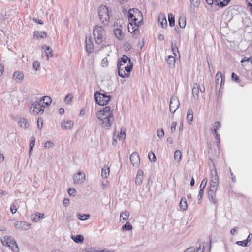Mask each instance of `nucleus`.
<instances>
[{
	"label": "nucleus",
	"instance_id": "3c124183",
	"mask_svg": "<svg viewBox=\"0 0 252 252\" xmlns=\"http://www.w3.org/2000/svg\"><path fill=\"white\" fill-rule=\"evenodd\" d=\"M43 119L41 118L38 117L37 119V127L39 129H41L43 126Z\"/></svg>",
	"mask_w": 252,
	"mask_h": 252
},
{
	"label": "nucleus",
	"instance_id": "0e129e2a",
	"mask_svg": "<svg viewBox=\"0 0 252 252\" xmlns=\"http://www.w3.org/2000/svg\"><path fill=\"white\" fill-rule=\"evenodd\" d=\"M206 3L209 5H212L214 3L216 5V3L218 2V0H206Z\"/></svg>",
	"mask_w": 252,
	"mask_h": 252
},
{
	"label": "nucleus",
	"instance_id": "423d86ee",
	"mask_svg": "<svg viewBox=\"0 0 252 252\" xmlns=\"http://www.w3.org/2000/svg\"><path fill=\"white\" fill-rule=\"evenodd\" d=\"M44 108L42 100H36L29 106L30 112L33 115L42 114L44 112Z\"/></svg>",
	"mask_w": 252,
	"mask_h": 252
},
{
	"label": "nucleus",
	"instance_id": "79ce46f5",
	"mask_svg": "<svg viewBox=\"0 0 252 252\" xmlns=\"http://www.w3.org/2000/svg\"><path fill=\"white\" fill-rule=\"evenodd\" d=\"M230 0H223V1H220L216 3V5L220 6V7H223L227 5Z\"/></svg>",
	"mask_w": 252,
	"mask_h": 252
},
{
	"label": "nucleus",
	"instance_id": "13d9d810",
	"mask_svg": "<svg viewBox=\"0 0 252 252\" xmlns=\"http://www.w3.org/2000/svg\"><path fill=\"white\" fill-rule=\"evenodd\" d=\"M207 182V179L206 178L204 179L201 183V184L200 186V189H203V190H204V189L206 185Z\"/></svg>",
	"mask_w": 252,
	"mask_h": 252
},
{
	"label": "nucleus",
	"instance_id": "c9c22d12",
	"mask_svg": "<svg viewBox=\"0 0 252 252\" xmlns=\"http://www.w3.org/2000/svg\"><path fill=\"white\" fill-rule=\"evenodd\" d=\"M182 158V154L180 151L177 150L174 153V159L177 162H180Z\"/></svg>",
	"mask_w": 252,
	"mask_h": 252
},
{
	"label": "nucleus",
	"instance_id": "09e8293b",
	"mask_svg": "<svg viewBox=\"0 0 252 252\" xmlns=\"http://www.w3.org/2000/svg\"><path fill=\"white\" fill-rule=\"evenodd\" d=\"M72 98L73 96L71 94H68L65 98V101L66 103L69 104L72 101Z\"/></svg>",
	"mask_w": 252,
	"mask_h": 252
},
{
	"label": "nucleus",
	"instance_id": "dca6fc26",
	"mask_svg": "<svg viewBox=\"0 0 252 252\" xmlns=\"http://www.w3.org/2000/svg\"><path fill=\"white\" fill-rule=\"evenodd\" d=\"M24 74L20 71L14 72L13 75V79L17 83H21L23 80Z\"/></svg>",
	"mask_w": 252,
	"mask_h": 252
},
{
	"label": "nucleus",
	"instance_id": "c03bdc74",
	"mask_svg": "<svg viewBox=\"0 0 252 252\" xmlns=\"http://www.w3.org/2000/svg\"><path fill=\"white\" fill-rule=\"evenodd\" d=\"M80 252H100V250L96 249L95 248H90L88 249H85L82 250Z\"/></svg>",
	"mask_w": 252,
	"mask_h": 252
},
{
	"label": "nucleus",
	"instance_id": "72a5a7b5",
	"mask_svg": "<svg viewBox=\"0 0 252 252\" xmlns=\"http://www.w3.org/2000/svg\"><path fill=\"white\" fill-rule=\"evenodd\" d=\"M39 100H42V104H45L47 106H49L52 102L51 97L47 96L43 97Z\"/></svg>",
	"mask_w": 252,
	"mask_h": 252
},
{
	"label": "nucleus",
	"instance_id": "f8f14e48",
	"mask_svg": "<svg viewBox=\"0 0 252 252\" xmlns=\"http://www.w3.org/2000/svg\"><path fill=\"white\" fill-rule=\"evenodd\" d=\"M210 169L211 172V185H218L219 178L214 166L212 165V167L210 166Z\"/></svg>",
	"mask_w": 252,
	"mask_h": 252
},
{
	"label": "nucleus",
	"instance_id": "680f3d73",
	"mask_svg": "<svg viewBox=\"0 0 252 252\" xmlns=\"http://www.w3.org/2000/svg\"><path fill=\"white\" fill-rule=\"evenodd\" d=\"M177 123L176 122H173L171 126V131L172 133L174 132L176 129V126Z\"/></svg>",
	"mask_w": 252,
	"mask_h": 252
},
{
	"label": "nucleus",
	"instance_id": "0eeeda50",
	"mask_svg": "<svg viewBox=\"0 0 252 252\" xmlns=\"http://www.w3.org/2000/svg\"><path fill=\"white\" fill-rule=\"evenodd\" d=\"M93 34L96 43L100 44L103 41L105 32L102 26H96L94 28Z\"/></svg>",
	"mask_w": 252,
	"mask_h": 252
},
{
	"label": "nucleus",
	"instance_id": "338daca9",
	"mask_svg": "<svg viewBox=\"0 0 252 252\" xmlns=\"http://www.w3.org/2000/svg\"><path fill=\"white\" fill-rule=\"evenodd\" d=\"M232 80H235L236 82H238L239 80V77L236 75L234 73H232L231 75Z\"/></svg>",
	"mask_w": 252,
	"mask_h": 252
},
{
	"label": "nucleus",
	"instance_id": "603ef678",
	"mask_svg": "<svg viewBox=\"0 0 252 252\" xmlns=\"http://www.w3.org/2000/svg\"><path fill=\"white\" fill-rule=\"evenodd\" d=\"M33 68L36 71L38 70L40 68V63L38 61H34L33 63Z\"/></svg>",
	"mask_w": 252,
	"mask_h": 252
},
{
	"label": "nucleus",
	"instance_id": "c85d7f7f",
	"mask_svg": "<svg viewBox=\"0 0 252 252\" xmlns=\"http://www.w3.org/2000/svg\"><path fill=\"white\" fill-rule=\"evenodd\" d=\"M35 138L34 136H32L31 138V139L30 142V148H29V155L30 157L32 155V152L33 150V148L35 145Z\"/></svg>",
	"mask_w": 252,
	"mask_h": 252
},
{
	"label": "nucleus",
	"instance_id": "4be33fe9",
	"mask_svg": "<svg viewBox=\"0 0 252 252\" xmlns=\"http://www.w3.org/2000/svg\"><path fill=\"white\" fill-rule=\"evenodd\" d=\"M143 172L142 170H138L135 179V183L136 184L140 185L143 181Z\"/></svg>",
	"mask_w": 252,
	"mask_h": 252
},
{
	"label": "nucleus",
	"instance_id": "8fccbe9b",
	"mask_svg": "<svg viewBox=\"0 0 252 252\" xmlns=\"http://www.w3.org/2000/svg\"><path fill=\"white\" fill-rule=\"evenodd\" d=\"M191 4L194 7H197L200 4V0H190Z\"/></svg>",
	"mask_w": 252,
	"mask_h": 252
},
{
	"label": "nucleus",
	"instance_id": "bb28decb",
	"mask_svg": "<svg viewBox=\"0 0 252 252\" xmlns=\"http://www.w3.org/2000/svg\"><path fill=\"white\" fill-rule=\"evenodd\" d=\"M179 207L182 211H185L187 209L188 205L187 200L185 197L182 198L179 203Z\"/></svg>",
	"mask_w": 252,
	"mask_h": 252
},
{
	"label": "nucleus",
	"instance_id": "39448f33",
	"mask_svg": "<svg viewBox=\"0 0 252 252\" xmlns=\"http://www.w3.org/2000/svg\"><path fill=\"white\" fill-rule=\"evenodd\" d=\"M96 103L100 106L106 105L110 101L111 97L107 95L106 93L97 92L94 94Z\"/></svg>",
	"mask_w": 252,
	"mask_h": 252
},
{
	"label": "nucleus",
	"instance_id": "49530a36",
	"mask_svg": "<svg viewBox=\"0 0 252 252\" xmlns=\"http://www.w3.org/2000/svg\"><path fill=\"white\" fill-rule=\"evenodd\" d=\"M171 49L175 56H176V53H179L178 48L176 43L173 44V43H172Z\"/></svg>",
	"mask_w": 252,
	"mask_h": 252
},
{
	"label": "nucleus",
	"instance_id": "5701e85b",
	"mask_svg": "<svg viewBox=\"0 0 252 252\" xmlns=\"http://www.w3.org/2000/svg\"><path fill=\"white\" fill-rule=\"evenodd\" d=\"M15 240L11 237H5L4 240H2V243L4 246L9 247L12 243L14 242Z\"/></svg>",
	"mask_w": 252,
	"mask_h": 252
},
{
	"label": "nucleus",
	"instance_id": "e433bc0d",
	"mask_svg": "<svg viewBox=\"0 0 252 252\" xmlns=\"http://www.w3.org/2000/svg\"><path fill=\"white\" fill-rule=\"evenodd\" d=\"M251 236H252V234H249L246 240L243 241H237L236 244L238 245L243 246L244 247L247 246L248 242H250V237Z\"/></svg>",
	"mask_w": 252,
	"mask_h": 252
},
{
	"label": "nucleus",
	"instance_id": "37998d69",
	"mask_svg": "<svg viewBox=\"0 0 252 252\" xmlns=\"http://www.w3.org/2000/svg\"><path fill=\"white\" fill-rule=\"evenodd\" d=\"M179 25L180 28H184L186 26V20L184 17H180L179 19Z\"/></svg>",
	"mask_w": 252,
	"mask_h": 252
},
{
	"label": "nucleus",
	"instance_id": "393cba45",
	"mask_svg": "<svg viewBox=\"0 0 252 252\" xmlns=\"http://www.w3.org/2000/svg\"><path fill=\"white\" fill-rule=\"evenodd\" d=\"M18 124L21 127L24 129H26L29 126V124L28 123L27 120L25 118H20L18 122Z\"/></svg>",
	"mask_w": 252,
	"mask_h": 252
},
{
	"label": "nucleus",
	"instance_id": "20e7f679",
	"mask_svg": "<svg viewBox=\"0 0 252 252\" xmlns=\"http://www.w3.org/2000/svg\"><path fill=\"white\" fill-rule=\"evenodd\" d=\"M98 13L101 22L104 25H107L110 19L107 7L104 5H101L99 7Z\"/></svg>",
	"mask_w": 252,
	"mask_h": 252
},
{
	"label": "nucleus",
	"instance_id": "412c9836",
	"mask_svg": "<svg viewBox=\"0 0 252 252\" xmlns=\"http://www.w3.org/2000/svg\"><path fill=\"white\" fill-rule=\"evenodd\" d=\"M216 86H218L220 85V86H221L224 80L222 73L220 72H218L216 75Z\"/></svg>",
	"mask_w": 252,
	"mask_h": 252
},
{
	"label": "nucleus",
	"instance_id": "9d476101",
	"mask_svg": "<svg viewBox=\"0 0 252 252\" xmlns=\"http://www.w3.org/2000/svg\"><path fill=\"white\" fill-rule=\"evenodd\" d=\"M73 179L75 184H82L85 181V174L84 172L79 171L73 175Z\"/></svg>",
	"mask_w": 252,
	"mask_h": 252
},
{
	"label": "nucleus",
	"instance_id": "7ed1b4c3",
	"mask_svg": "<svg viewBox=\"0 0 252 252\" xmlns=\"http://www.w3.org/2000/svg\"><path fill=\"white\" fill-rule=\"evenodd\" d=\"M128 20L132 22H137L142 24L143 17L142 14L138 9L132 8L128 11Z\"/></svg>",
	"mask_w": 252,
	"mask_h": 252
},
{
	"label": "nucleus",
	"instance_id": "a18cd8bd",
	"mask_svg": "<svg viewBox=\"0 0 252 252\" xmlns=\"http://www.w3.org/2000/svg\"><path fill=\"white\" fill-rule=\"evenodd\" d=\"M132 229V226L129 222H127L123 227L124 230H131Z\"/></svg>",
	"mask_w": 252,
	"mask_h": 252
},
{
	"label": "nucleus",
	"instance_id": "473e14b6",
	"mask_svg": "<svg viewBox=\"0 0 252 252\" xmlns=\"http://www.w3.org/2000/svg\"><path fill=\"white\" fill-rule=\"evenodd\" d=\"M166 62L169 65L170 67L174 66L175 63V58L174 56H169L166 59Z\"/></svg>",
	"mask_w": 252,
	"mask_h": 252
},
{
	"label": "nucleus",
	"instance_id": "69168bd1",
	"mask_svg": "<svg viewBox=\"0 0 252 252\" xmlns=\"http://www.w3.org/2000/svg\"><path fill=\"white\" fill-rule=\"evenodd\" d=\"M10 211L13 214L15 213L17 211L16 206L14 204L11 205L10 207Z\"/></svg>",
	"mask_w": 252,
	"mask_h": 252
},
{
	"label": "nucleus",
	"instance_id": "4468645a",
	"mask_svg": "<svg viewBox=\"0 0 252 252\" xmlns=\"http://www.w3.org/2000/svg\"><path fill=\"white\" fill-rule=\"evenodd\" d=\"M74 123L71 120H63L61 123V127L63 129H70L73 127Z\"/></svg>",
	"mask_w": 252,
	"mask_h": 252
},
{
	"label": "nucleus",
	"instance_id": "58836bf2",
	"mask_svg": "<svg viewBox=\"0 0 252 252\" xmlns=\"http://www.w3.org/2000/svg\"><path fill=\"white\" fill-rule=\"evenodd\" d=\"M168 21L169 23V25L170 27H173L175 24V19L174 15L170 13L168 14Z\"/></svg>",
	"mask_w": 252,
	"mask_h": 252
},
{
	"label": "nucleus",
	"instance_id": "a878e982",
	"mask_svg": "<svg viewBox=\"0 0 252 252\" xmlns=\"http://www.w3.org/2000/svg\"><path fill=\"white\" fill-rule=\"evenodd\" d=\"M42 49H44V52L46 54V57L48 59L50 57L53 56V50L49 47L47 46L46 45H43L42 46Z\"/></svg>",
	"mask_w": 252,
	"mask_h": 252
},
{
	"label": "nucleus",
	"instance_id": "a211bd4d",
	"mask_svg": "<svg viewBox=\"0 0 252 252\" xmlns=\"http://www.w3.org/2000/svg\"><path fill=\"white\" fill-rule=\"evenodd\" d=\"M86 48L87 52H91L93 50L94 45L90 36L86 37Z\"/></svg>",
	"mask_w": 252,
	"mask_h": 252
},
{
	"label": "nucleus",
	"instance_id": "e2e57ef3",
	"mask_svg": "<svg viewBox=\"0 0 252 252\" xmlns=\"http://www.w3.org/2000/svg\"><path fill=\"white\" fill-rule=\"evenodd\" d=\"M244 62H250L252 64V59L251 58L245 57L241 61L242 63Z\"/></svg>",
	"mask_w": 252,
	"mask_h": 252
},
{
	"label": "nucleus",
	"instance_id": "de8ad7c7",
	"mask_svg": "<svg viewBox=\"0 0 252 252\" xmlns=\"http://www.w3.org/2000/svg\"><path fill=\"white\" fill-rule=\"evenodd\" d=\"M149 159L151 162H155L156 158L155 154L152 152H150L148 154Z\"/></svg>",
	"mask_w": 252,
	"mask_h": 252
},
{
	"label": "nucleus",
	"instance_id": "4c0bfd02",
	"mask_svg": "<svg viewBox=\"0 0 252 252\" xmlns=\"http://www.w3.org/2000/svg\"><path fill=\"white\" fill-rule=\"evenodd\" d=\"M78 218L80 220H86L90 218V215L89 214H84L78 213L77 214Z\"/></svg>",
	"mask_w": 252,
	"mask_h": 252
},
{
	"label": "nucleus",
	"instance_id": "aec40b11",
	"mask_svg": "<svg viewBox=\"0 0 252 252\" xmlns=\"http://www.w3.org/2000/svg\"><path fill=\"white\" fill-rule=\"evenodd\" d=\"M114 33L116 37L120 40H123L124 37V35L122 32V31L120 28H116L114 30Z\"/></svg>",
	"mask_w": 252,
	"mask_h": 252
},
{
	"label": "nucleus",
	"instance_id": "864d4df0",
	"mask_svg": "<svg viewBox=\"0 0 252 252\" xmlns=\"http://www.w3.org/2000/svg\"><path fill=\"white\" fill-rule=\"evenodd\" d=\"M204 192V190H203V189H200V190L199 191V193L198 195V200L199 201L198 203H200L202 199V195Z\"/></svg>",
	"mask_w": 252,
	"mask_h": 252
},
{
	"label": "nucleus",
	"instance_id": "cd10ccee",
	"mask_svg": "<svg viewBox=\"0 0 252 252\" xmlns=\"http://www.w3.org/2000/svg\"><path fill=\"white\" fill-rule=\"evenodd\" d=\"M129 60L130 59L127 56L123 55L122 57L118 60V63H122L123 65H126L128 63V62H129Z\"/></svg>",
	"mask_w": 252,
	"mask_h": 252
},
{
	"label": "nucleus",
	"instance_id": "f03ea898",
	"mask_svg": "<svg viewBox=\"0 0 252 252\" xmlns=\"http://www.w3.org/2000/svg\"><path fill=\"white\" fill-rule=\"evenodd\" d=\"M117 67L118 69V74L122 77H127L129 76V73L133 67V63L131 60H129L128 63L126 65H123L122 63H117Z\"/></svg>",
	"mask_w": 252,
	"mask_h": 252
},
{
	"label": "nucleus",
	"instance_id": "b1692460",
	"mask_svg": "<svg viewBox=\"0 0 252 252\" xmlns=\"http://www.w3.org/2000/svg\"><path fill=\"white\" fill-rule=\"evenodd\" d=\"M218 188V185H211L208 191V196H216V191Z\"/></svg>",
	"mask_w": 252,
	"mask_h": 252
},
{
	"label": "nucleus",
	"instance_id": "6e6552de",
	"mask_svg": "<svg viewBox=\"0 0 252 252\" xmlns=\"http://www.w3.org/2000/svg\"><path fill=\"white\" fill-rule=\"evenodd\" d=\"M180 106V102L178 98L176 96H173L171 99L169 104L170 111L174 113Z\"/></svg>",
	"mask_w": 252,
	"mask_h": 252
},
{
	"label": "nucleus",
	"instance_id": "f704fd0d",
	"mask_svg": "<svg viewBox=\"0 0 252 252\" xmlns=\"http://www.w3.org/2000/svg\"><path fill=\"white\" fill-rule=\"evenodd\" d=\"M193 118V112L191 109H189L188 111L187 115V120L188 121V123L189 124H190L192 122Z\"/></svg>",
	"mask_w": 252,
	"mask_h": 252
},
{
	"label": "nucleus",
	"instance_id": "2f4dec72",
	"mask_svg": "<svg viewBox=\"0 0 252 252\" xmlns=\"http://www.w3.org/2000/svg\"><path fill=\"white\" fill-rule=\"evenodd\" d=\"M71 238L76 243H82L84 241V237L81 235H77L76 236H72Z\"/></svg>",
	"mask_w": 252,
	"mask_h": 252
},
{
	"label": "nucleus",
	"instance_id": "9b49d317",
	"mask_svg": "<svg viewBox=\"0 0 252 252\" xmlns=\"http://www.w3.org/2000/svg\"><path fill=\"white\" fill-rule=\"evenodd\" d=\"M30 224L25 221H18L14 223L15 228L19 230H28L30 229Z\"/></svg>",
	"mask_w": 252,
	"mask_h": 252
},
{
	"label": "nucleus",
	"instance_id": "052dcab7",
	"mask_svg": "<svg viewBox=\"0 0 252 252\" xmlns=\"http://www.w3.org/2000/svg\"><path fill=\"white\" fill-rule=\"evenodd\" d=\"M68 193L70 196H74L76 194V190L74 189L69 188L68 189Z\"/></svg>",
	"mask_w": 252,
	"mask_h": 252
},
{
	"label": "nucleus",
	"instance_id": "6ab92c4d",
	"mask_svg": "<svg viewBox=\"0 0 252 252\" xmlns=\"http://www.w3.org/2000/svg\"><path fill=\"white\" fill-rule=\"evenodd\" d=\"M158 22L160 23L162 28H165L167 26V20L164 14L160 13L159 14Z\"/></svg>",
	"mask_w": 252,
	"mask_h": 252
},
{
	"label": "nucleus",
	"instance_id": "a19ab883",
	"mask_svg": "<svg viewBox=\"0 0 252 252\" xmlns=\"http://www.w3.org/2000/svg\"><path fill=\"white\" fill-rule=\"evenodd\" d=\"M130 213L128 211H126L125 212H122L120 214V217H122L123 220H126L128 219Z\"/></svg>",
	"mask_w": 252,
	"mask_h": 252
},
{
	"label": "nucleus",
	"instance_id": "5fc2aeb1",
	"mask_svg": "<svg viewBox=\"0 0 252 252\" xmlns=\"http://www.w3.org/2000/svg\"><path fill=\"white\" fill-rule=\"evenodd\" d=\"M101 65L103 67H107L108 65V61L106 58H104L101 61Z\"/></svg>",
	"mask_w": 252,
	"mask_h": 252
},
{
	"label": "nucleus",
	"instance_id": "774afa93",
	"mask_svg": "<svg viewBox=\"0 0 252 252\" xmlns=\"http://www.w3.org/2000/svg\"><path fill=\"white\" fill-rule=\"evenodd\" d=\"M195 251V249L193 247H190L188 249H187L184 252H194Z\"/></svg>",
	"mask_w": 252,
	"mask_h": 252
},
{
	"label": "nucleus",
	"instance_id": "4d7b16f0",
	"mask_svg": "<svg viewBox=\"0 0 252 252\" xmlns=\"http://www.w3.org/2000/svg\"><path fill=\"white\" fill-rule=\"evenodd\" d=\"M123 138L125 139L126 138V130L124 128V129H123L122 128L121 130V132H120V135L119 136V139H121L123 137Z\"/></svg>",
	"mask_w": 252,
	"mask_h": 252
},
{
	"label": "nucleus",
	"instance_id": "c756f323",
	"mask_svg": "<svg viewBox=\"0 0 252 252\" xmlns=\"http://www.w3.org/2000/svg\"><path fill=\"white\" fill-rule=\"evenodd\" d=\"M110 169L108 166H105L101 170V176L104 178H107L109 175Z\"/></svg>",
	"mask_w": 252,
	"mask_h": 252
},
{
	"label": "nucleus",
	"instance_id": "6e6d98bb",
	"mask_svg": "<svg viewBox=\"0 0 252 252\" xmlns=\"http://www.w3.org/2000/svg\"><path fill=\"white\" fill-rule=\"evenodd\" d=\"M157 135L160 138L163 137L164 135V131L163 129H158L157 130Z\"/></svg>",
	"mask_w": 252,
	"mask_h": 252
},
{
	"label": "nucleus",
	"instance_id": "f3484780",
	"mask_svg": "<svg viewBox=\"0 0 252 252\" xmlns=\"http://www.w3.org/2000/svg\"><path fill=\"white\" fill-rule=\"evenodd\" d=\"M97 119L100 121L99 123L100 126L104 128L107 129H109L111 127L112 124H113V123H109V124H107V125L106 126L105 125L106 123L104 122L107 123V120H108V119L104 118V117H101V116H100V118H97Z\"/></svg>",
	"mask_w": 252,
	"mask_h": 252
},
{
	"label": "nucleus",
	"instance_id": "f257e3e1",
	"mask_svg": "<svg viewBox=\"0 0 252 252\" xmlns=\"http://www.w3.org/2000/svg\"><path fill=\"white\" fill-rule=\"evenodd\" d=\"M113 112L114 110L112 109L110 106H105L98 111L96 113V116L97 118H100V116H101L108 119V120H107V123L105 122L107 126V124L113 123L114 121Z\"/></svg>",
	"mask_w": 252,
	"mask_h": 252
},
{
	"label": "nucleus",
	"instance_id": "bf43d9fd",
	"mask_svg": "<svg viewBox=\"0 0 252 252\" xmlns=\"http://www.w3.org/2000/svg\"><path fill=\"white\" fill-rule=\"evenodd\" d=\"M53 145L54 144L52 141H48L45 143L44 147L45 148H49L52 147Z\"/></svg>",
	"mask_w": 252,
	"mask_h": 252
},
{
	"label": "nucleus",
	"instance_id": "ddd939ff",
	"mask_svg": "<svg viewBox=\"0 0 252 252\" xmlns=\"http://www.w3.org/2000/svg\"><path fill=\"white\" fill-rule=\"evenodd\" d=\"M130 160L132 165L135 167H138L140 162L139 155L135 152L132 153L130 156Z\"/></svg>",
	"mask_w": 252,
	"mask_h": 252
},
{
	"label": "nucleus",
	"instance_id": "2eb2a0df",
	"mask_svg": "<svg viewBox=\"0 0 252 252\" xmlns=\"http://www.w3.org/2000/svg\"><path fill=\"white\" fill-rule=\"evenodd\" d=\"M130 25H128V30L130 32H134L136 33V32L138 31V28L141 24H139L137 22H132V21H129Z\"/></svg>",
	"mask_w": 252,
	"mask_h": 252
},
{
	"label": "nucleus",
	"instance_id": "ea45409f",
	"mask_svg": "<svg viewBox=\"0 0 252 252\" xmlns=\"http://www.w3.org/2000/svg\"><path fill=\"white\" fill-rule=\"evenodd\" d=\"M12 244H10V245L9 247L11 249V250L13 252H18L19 248L18 247V245H17L16 242L15 241L14 242L12 243Z\"/></svg>",
	"mask_w": 252,
	"mask_h": 252
},
{
	"label": "nucleus",
	"instance_id": "1a4fd4ad",
	"mask_svg": "<svg viewBox=\"0 0 252 252\" xmlns=\"http://www.w3.org/2000/svg\"><path fill=\"white\" fill-rule=\"evenodd\" d=\"M205 91V88L203 86L200 87L197 83H194L193 85L192 93L194 99L197 100L199 99V93L200 92L203 93Z\"/></svg>",
	"mask_w": 252,
	"mask_h": 252
},
{
	"label": "nucleus",
	"instance_id": "7c9ffc66",
	"mask_svg": "<svg viewBox=\"0 0 252 252\" xmlns=\"http://www.w3.org/2000/svg\"><path fill=\"white\" fill-rule=\"evenodd\" d=\"M47 36L46 33L45 32H39L35 31L34 32V37L38 39L39 38H44Z\"/></svg>",
	"mask_w": 252,
	"mask_h": 252
}]
</instances>
